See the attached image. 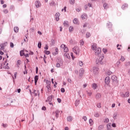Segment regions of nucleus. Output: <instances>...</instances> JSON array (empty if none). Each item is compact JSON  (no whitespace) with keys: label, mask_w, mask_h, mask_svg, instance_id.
I'll return each mask as SVG.
<instances>
[{"label":"nucleus","mask_w":130,"mask_h":130,"mask_svg":"<svg viewBox=\"0 0 130 130\" xmlns=\"http://www.w3.org/2000/svg\"><path fill=\"white\" fill-rule=\"evenodd\" d=\"M82 118L84 119V121H87V117L86 116H83Z\"/></svg>","instance_id":"53"},{"label":"nucleus","mask_w":130,"mask_h":130,"mask_svg":"<svg viewBox=\"0 0 130 130\" xmlns=\"http://www.w3.org/2000/svg\"><path fill=\"white\" fill-rule=\"evenodd\" d=\"M64 56H65V57H67V58H70V54H69V53H65L64 54Z\"/></svg>","instance_id":"30"},{"label":"nucleus","mask_w":130,"mask_h":130,"mask_svg":"<svg viewBox=\"0 0 130 130\" xmlns=\"http://www.w3.org/2000/svg\"><path fill=\"white\" fill-rule=\"evenodd\" d=\"M81 19H82V20H87V15L83 14L81 16Z\"/></svg>","instance_id":"19"},{"label":"nucleus","mask_w":130,"mask_h":130,"mask_svg":"<svg viewBox=\"0 0 130 130\" xmlns=\"http://www.w3.org/2000/svg\"><path fill=\"white\" fill-rule=\"evenodd\" d=\"M35 7L37 8H40L41 7V4L40 3V1H36L35 3Z\"/></svg>","instance_id":"5"},{"label":"nucleus","mask_w":130,"mask_h":130,"mask_svg":"<svg viewBox=\"0 0 130 130\" xmlns=\"http://www.w3.org/2000/svg\"><path fill=\"white\" fill-rule=\"evenodd\" d=\"M41 42H39L38 44V47H39V48H41Z\"/></svg>","instance_id":"42"},{"label":"nucleus","mask_w":130,"mask_h":130,"mask_svg":"<svg viewBox=\"0 0 130 130\" xmlns=\"http://www.w3.org/2000/svg\"><path fill=\"white\" fill-rule=\"evenodd\" d=\"M58 114H59V111L57 110L55 112V116L56 117V118H57V117H58Z\"/></svg>","instance_id":"28"},{"label":"nucleus","mask_w":130,"mask_h":130,"mask_svg":"<svg viewBox=\"0 0 130 130\" xmlns=\"http://www.w3.org/2000/svg\"><path fill=\"white\" fill-rule=\"evenodd\" d=\"M89 122L90 125H93V124L94 123V121H93V119H89Z\"/></svg>","instance_id":"27"},{"label":"nucleus","mask_w":130,"mask_h":130,"mask_svg":"<svg viewBox=\"0 0 130 130\" xmlns=\"http://www.w3.org/2000/svg\"><path fill=\"white\" fill-rule=\"evenodd\" d=\"M111 79L113 82H116L117 81V77L115 75L112 76Z\"/></svg>","instance_id":"11"},{"label":"nucleus","mask_w":130,"mask_h":130,"mask_svg":"<svg viewBox=\"0 0 130 130\" xmlns=\"http://www.w3.org/2000/svg\"><path fill=\"white\" fill-rule=\"evenodd\" d=\"M83 62H82V61H79V66L80 67H82L83 66Z\"/></svg>","instance_id":"57"},{"label":"nucleus","mask_w":130,"mask_h":130,"mask_svg":"<svg viewBox=\"0 0 130 130\" xmlns=\"http://www.w3.org/2000/svg\"><path fill=\"white\" fill-rule=\"evenodd\" d=\"M104 122H106L107 123L108 122H109V119H108V118H106L104 120Z\"/></svg>","instance_id":"44"},{"label":"nucleus","mask_w":130,"mask_h":130,"mask_svg":"<svg viewBox=\"0 0 130 130\" xmlns=\"http://www.w3.org/2000/svg\"><path fill=\"white\" fill-rule=\"evenodd\" d=\"M14 31L15 32V33H18V32H19V27H15L14 28Z\"/></svg>","instance_id":"22"},{"label":"nucleus","mask_w":130,"mask_h":130,"mask_svg":"<svg viewBox=\"0 0 130 130\" xmlns=\"http://www.w3.org/2000/svg\"><path fill=\"white\" fill-rule=\"evenodd\" d=\"M4 68L9 69L10 68V67H9V63H7V62H5L4 63Z\"/></svg>","instance_id":"14"},{"label":"nucleus","mask_w":130,"mask_h":130,"mask_svg":"<svg viewBox=\"0 0 130 130\" xmlns=\"http://www.w3.org/2000/svg\"><path fill=\"white\" fill-rule=\"evenodd\" d=\"M44 48L46 49V50H47V49H48V45H46Z\"/></svg>","instance_id":"60"},{"label":"nucleus","mask_w":130,"mask_h":130,"mask_svg":"<svg viewBox=\"0 0 130 130\" xmlns=\"http://www.w3.org/2000/svg\"><path fill=\"white\" fill-rule=\"evenodd\" d=\"M56 85H57V83L56 82H55V84H54V88H56Z\"/></svg>","instance_id":"62"},{"label":"nucleus","mask_w":130,"mask_h":130,"mask_svg":"<svg viewBox=\"0 0 130 130\" xmlns=\"http://www.w3.org/2000/svg\"><path fill=\"white\" fill-rule=\"evenodd\" d=\"M116 67H117V68H118V67H119L120 66V61H118L116 64H115Z\"/></svg>","instance_id":"31"},{"label":"nucleus","mask_w":130,"mask_h":130,"mask_svg":"<svg viewBox=\"0 0 130 130\" xmlns=\"http://www.w3.org/2000/svg\"><path fill=\"white\" fill-rule=\"evenodd\" d=\"M128 7V6L127 5V4H124L122 6V9L123 10H125V9H127V7Z\"/></svg>","instance_id":"17"},{"label":"nucleus","mask_w":130,"mask_h":130,"mask_svg":"<svg viewBox=\"0 0 130 130\" xmlns=\"http://www.w3.org/2000/svg\"><path fill=\"white\" fill-rule=\"evenodd\" d=\"M80 104V100H77L75 102V106H78Z\"/></svg>","instance_id":"25"},{"label":"nucleus","mask_w":130,"mask_h":130,"mask_svg":"<svg viewBox=\"0 0 130 130\" xmlns=\"http://www.w3.org/2000/svg\"><path fill=\"white\" fill-rule=\"evenodd\" d=\"M85 43V42H84V41H83V40H81L80 41V45H84V44Z\"/></svg>","instance_id":"49"},{"label":"nucleus","mask_w":130,"mask_h":130,"mask_svg":"<svg viewBox=\"0 0 130 130\" xmlns=\"http://www.w3.org/2000/svg\"><path fill=\"white\" fill-rule=\"evenodd\" d=\"M119 46H120V47H121V45H119V44H118V45H117V49H118L119 50H120V48H119Z\"/></svg>","instance_id":"55"},{"label":"nucleus","mask_w":130,"mask_h":130,"mask_svg":"<svg viewBox=\"0 0 130 130\" xmlns=\"http://www.w3.org/2000/svg\"><path fill=\"white\" fill-rule=\"evenodd\" d=\"M97 108H101V103H99L96 105Z\"/></svg>","instance_id":"38"},{"label":"nucleus","mask_w":130,"mask_h":130,"mask_svg":"<svg viewBox=\"0 0 130 130\" xmlns=\"http://www.w3.org/2000/svg\"><path fill=\"white\" fill-rule=\"evenodd\" d=\"M64 52H68V51H69V48H68L67 46L64 49Z\"/></svg>","instance_id":"46"},{"label":"nucleus","mask_w":130,"mask_h":130,"mask_svg":"<svg viewBox=\"0 0 130 130\" xmlns=\"http://www.w3.org/2000/svg\"><path fill=\"white\" fill-rule=\"evenodd\" d=\"M52 98H53V95L49 96L47 98V100H46V102H49L50 105H52V106H53V104L52 103V102H51L52 101Z\"/></svg>","instance_id":"3"},{"label":"nucleus","mask_w":130,"mask_h":130,"mask_svg":"<svg viewBox=\"0 0 130 130\" xmlns=\"http://www.w3.org/2000/svg\"><path fill=\"white\" fill-rule=\"evenodd\" d=\"M4 13H5V14H8V13H9V10H8L7 9H5L4 10Z\"/></svg>","instance_id":"48"},{"label":"nucleus","mask_w":130,"mask_h":130,"mask_svg":"<svg viewBox=\"0 0 130 130\" xmlns=\"http://www.w3.org/2000/svg\"><path fill=\"white\" fill-rule=\"evenodd\" d=\"M42 110H46V107H43L42 108Z\"/></svg>","instance_id":"63"},{"label":"nucleus","mask_w":130,"mask_h":130,"mask_svg":"<svg viewBox=\"0 0 130 130\" xmlns=\"http://www.w3.org/2000/svg\"><path fill=\"white\" fill-rule=\"evenodd\" d=\"M103 128V125H101L98 127V129L99 130H101Z\"/></svg>","instance_id":"43"},{"label":"nucleus","mask_w":130,"mask_h":130,"mask_svg":"<svg viewBox=\"0 0 130 130\" xmlns=\"http://www.w3.org/2000/svg\"><path fill=\"white\" fill-rule=\"evenodd\" d=\"M67 120H68V121H70V122L73 121V117H72V116H68L67 117Z\"/></svg>","instance_id":"21"},{"label":"nucleus","mask_w":130,"mask_h":130,"mask_svg":"<svg viewBox=\"0 0 130 130\" xmlns=\"http://www.w3.org/2000/svg\"><path fill=\"white\" fill-rule=\"evenodd\" d=\"M70 3L71 5H74L75 4V0H70Z\"/></svg>","instance_id":"41"},{"label":"nucleus","mask_w":130,"mask_h":130,"mask_svg":"<svg viewBox=\"0 0 130 130\" xmlns=\"http://www.w3.org/2000/svg\"><path fill=\"white\" fill-rule=\"evenodd\" d=\"M56 54H58V49L57 48H55V52H53V55H56Z\"/></svg>","instance_id":"15"},{"label":"nucleus","mask_w":130,"mask_h":130,"mask_svg":"<svg viewBox=\"0 0 130 130\" xmlns=\"http://www.w3.org/2000/svg\"><path fill=\"white\" fill-rule=\"evenodd\" d=\"M63 11L67 12V7H64V8L61 10V12H63Z\"/></svg>","instance_id":"50"},{"label":"nucleus","mask_w":130,"mask_h":130,"mask_svg":"<svg viewBox=\"0 0 130 130\" xmlns=\"http://www.w3.org/2000/svg\"><path fill=\"white\" fill-rule=\"evenodd\" d=\"M74 30V27L73 26H70L69 27V31L70 32H72Z\"/></svg>","instance_id":"39"},{"label":"nucleus","mask_w":130,"mask_h":130,"mask_svg":"<svg viewBox=\"0 0 130 130\" xmlns=\"http://www.w3.org/2000/svg\"><path fill=\"white\" fill-rule=\"evenodd\" d=\"M91 87H92V89H93V90H96V89H97V87L98 86H97V84L93 83L91 85Z\"/></svg>","instance_id":"13"},{"label":"nucleus","mask_w":130,"mask_h":130,"mask_svg":"<svg viewBox=\"0 0 130 130\" xmlns=\"http://www.w3.org/2000/svg\"><path fill=\"white\" fill-rule=\"evenodd\" d=\"M105 82L107 85H109L110 83V78L107 77L105 79Z\"/></svg>","instance_id":"6"},{"label":"nucleus","mask_w":130,"mask_h":130,"mask_svg":"<svg viewBox=\"0 0 130 130\" xmlns=\"http://www.w3.org/2000/svg\"><path fill=\"white\" fill-rule=\"evenodd\" d=\"M17 64L18 66H20V64H21V60H17Z\"/></svg>","instance_id":"52"},{"label":"nucleus","mask_w":130,"mask_h":130,"mask_svg":"<svg viewBox=\"0 0 130 130\" xmlns=\"http://www.w3.org/2000/svg\"><path fill=\"white\" fill-rule=\"evenodd\" d=\"M10 47L13 48V47H14V43L11 42L10 43Z\"/></svg>","instance_id":"58"},{"label":"nucleus","mask_w":130,"mask_h":130,"mask_svg":"<svg viewBox=\"0 0 130 130\" xmlns=\"http://www.w3.org/2000/svg\"><path fill=\"white\" fill-rule=\"evenodd\" d=\"M103 7H104V9H108V4L105 3L103 5Z\"/></svg>","instance_id":"35"},{"label":"nucleus","mask_w":130,"mask_h":130,"mask_svg":"<svg viewBox=\"0 0 130 130\" xmlns=\"http://www.w3.org/2000/svg\"><path fill=\"white\" fill-rule=\"evenodd\" d=\"M107 130H111V125H110V124H107Z\"/></svg>","instance_id":"29"},{"label":"nucleus","mask_w":130,"mask_h":130,"mask_svg":"<svg viewBox=\"0 0 130 130\" xmlns=\"http://www.w3.org/2000/svg\"><path fill=\"white\" fill-rule=\"evenodd\" d=\"M117 113L115 112V113L113 114V118H114V119H116V118H117Z\"/></svg>","instance_id":"23"},{"label":"nucleus","mask_w":130,"mask_h":130,"mask_svg":"<svg viewBox=\"0 0 130 130\" xmlns=\"http://www.w3.org/2000/svg\"><path fill=\"white\" fill-rule=\"evenodd\" d=\"M64 129L65 130H69V127H65Z\"/></svg>","instance_id":"64"},{"label":"nucleus","mask_w":130,"mask_h":130,"mask_svg":"<svg viewBox=\"0 0 130 130\" xmlns=\"http://www.w3.org/2000/svg\"><path fill=\"white\" fill-rule=\"evenodd\" d=\"M95 97H96V99H99V98H101V94L100 93H98L96 95Z\"/></svg>","instance_id":"37"},{"label":"nucleus","mask_w":130,"mask_h":130,"mask_svg":"<svg viewBox=\"0 0 130 130\" xmlns=\"http://www.w3.org/2000/svg\"><path fill=\"white\" fill-rule=\"evenodd\" d=\"M103 52H104V53H106L107 52V49H103Z\"/></svg>","instance_id":"59"},{"label":"nucleus","mask_w":130,"mask_h":130,"mask_svg":"<svg viewBox=\"0 0 130 130\" xmlns=\"http://www.w3.org/2000/svg\"><path fill=\"white\" fill-rule=\"evenodd\" d=\"M20 54L21 56L24 55L25 57H29V54L28 53V51L26 50H23L20 51Z\"/></svg>","instance_id":"2"},{"label":"nucleus","mask_w":130,"mask_h":130,"mask_svg":"<svg viewBox=\"0 0 130 130\" xmlns=\"http://www.w3.org/2000/svg\"><path fill=\"white\" fill-rule=\"evenodd\" d=\"M47 88L48 89V92H51V87H50V85H47Z\"/></svg>","instance_id":"32"},{"label":"nucleus","mask_w":130,"mask_h":130,"mask_svg":"<svg viewBox=\"0 0 130 130\" xmlns=\"http://www.w3.org/2000/svg\"><path fill=\"white\" fill-rule=\"evenodd\" d=\"M56 21H59V16H60V14L58 12L56 13L55 15Z\"/></svg>","instance_id":"8"},{"label":"nucleus","mask_w":130,"mask_h":130,"mask_svg":"<svg viewBox=\"0 0 130 130\" xmlns=\"http://www.w3.org/2000/svg\"><path fill=\"white\" fill-rule=\"evenodd\" d=\"M65 91H66V90H64V88H61V92L62 93H64Z\"/></svg>","instance_id":"54"},{"label":"nucleus","mask_w":130,"mask_h":130,"mask_svg":"<svg viewBox=\"0 0 130 130\" xmlns=\"http://www.w3.org/2000/svg\"><path fill=\"white\" fill-rule=\"evenodd\" d=\"M57 102L58 103H60V102H61V100L60 99H57Z\"/></svg>","instance_id":"61"},{"label":"nucleus","mask_w":130,"mask_h":130,"mask_svg":"<svg viewBox=\"0 0 130 130\" xmlns=\"http://www.w3.org/2000/svg\"><path fill=\"white\" fill-rule=\"evenodd\" d=\"M50 6H51V7H55V6H56V4H55V2H54V1H51L50 3Z\"/></svg>","instance_id":"16"},{"label":"nucleus","mask_w":130,"mask_h":130,"mask_svg":"<svg viewBox=\"0 0 130 130\" xmlns=\"http://www.w3.org/2000/svg\"><path fill=\"white\" fill-rule=\"evenodd\" d=\"M97 48V44H93L91 46L92 50H96Z\"/></svg>","instance_id":"12"},{"label":"nucleus","mask_w":130,"mask_h":130,"mask_svg":"<svg viewBox=\"0 0 130 130\" xmlns=\"http://www.w3.org/2000/svg\"><path fill=\"white\" fill-rule=\"evenodd\" d=\"M73 52L74 53H75L77 55L79 54V53L80 52V48H79L78 47H75L73 48Z\"/></svg>","instance_id":"4"},{"label":"nucleus","mask_w":130,"mask_h":130,"mask_svg":"<svg viewBox=\"0 0 130 130\" xmlns=\"http://www.w3.org/2000/svg\"><path fill=\"white\" fill-rule=\"evenodd\" d=\"M120 60L121 61H124V60H125V58H124V57L121 56Z\"/></svg>","instance_id":"47"},{"label":"nucleus","mask_w":130,"mask_h":130,"mask_svg":"<svg viewBox=\"0 0 130 130\" xmlns=\"http://www.w3.org/2000/svg\"><path fill=\"white\" fill-rule=\"evenodd\" d=\"M73 23L74 24H79V20H78V18H75L74 20H73Z\"/></svg>","instance_id":"20"},{"label":"nucleus","mask_w":130,"mask_h":130,"mask_svg":"<svg viewBox=\"0 0 130 130\" xmlns=\"http://www.w3.org/2000/svg\"><path fill=\"white\" fill-rule=\"evenodd\" d=\"M38 79H39L38 76H36L35 77V83L36 85H37V81H38Z\"/></svg>","instance_id":"18"},{"label":"nucleus","mask_w":130,"mask_h":130,"mask_svg":"<svg viewBox=\"0 0 130 130\" xmlns=\"http://www.w3.org/2000/svg\"><path fill=\"white\" fill-rule=\"evenodd\" d=\"M93 74H94V75H96V74H98L99 69L98 68H96V67H94L93 68Z\"/></svg>","instance_id":"9"},{"label":"nucleus","mask_w":130,"mask_h":130,"mask_svg":"<svg viewBox=\"0 0 130 130\" xmlns=\"http://www.w3.org/2000/svg\"><path fill=\"white\" fill-rule=\"evenodd\" d=\"M103 59H104V55L103 54L96 59V63L97 64H102L103 63Z\"/></svg>","instance_id":"1"},{"label":"nucleus","mask_w":130,"mask_h":130,"mask_svg":"<svg viewBox=\"0 0 130 130\" xmlns=\"http://www.w3.org/2000/svg\"><path fill=\"white\" fill-rule=\"evenodd\" d=\"M69 22L67 21H64L63 25L64 26H68Z\"/></svg>","instance_id":"45"},{"label":"nucleus","mask_w":130,"mask_h":130,"mask_svg":"<svg viewBox=\"0 0 130 130\" xmlns=\"http://www.w3.org/2000/svg\"><path fill=\"white\" fill-rule=\"evenodd\" d=\"M60 64L62 66V62H60V63H57L56 65V68H60Z\"/></svg>","instance_id":"33"},{"label":"nucleus","mask_w":130,"mask_h":130,"mask_svg":"<svg viewBox=\"0 0 130 130\" xmlns=\"http://www.w3.org/2000/svg\"><path fill=\"white\" fill-rule=\"evenodd\" d=\"M94 116L95 117H99L100 116V114L98 112H95Z\"/></svg>","instance_id":"26"},{"label":"nucleus","mask_w":130,"mask_h":130,"mask_svg":"<svg viewBox=\"0 0 130 130\" xmlns=\"http://www.w3.org/2000/svg\"><path fill=\"white\" fill-rule=\"evenodd\" d=\"M129 96V92L127 91L125 93V94L122 95V97H125L126 98Z\"/></svg>","instance_id":"10"},{"label":"nucleus","mask_w":130,"mask_h":130,"mask_svg":"<svg viewBox=\"0 0 130 130\" xmlns=\"http://www.w3.org/2000/svg\"><path fill=\"white\" fill-rule=\"evenodd\" d=\"M0 49H1V50L5 49V44H2L0 45Z\"/></svg>","instance_id":"24"},{"label":"nucleus","mask_w":130,"mask_h":130,"mask_svg":"<svg viewBox=\"0 0 130 130\" xmlns=\"http://www.w3.org/2000/svg\"><path fill=\"white\" fill-rule=\"evenodd\" d=\"M2 126H3V127H7V126H8V124L3 123L2 124Z\"/></svg>","instance_id":"56"},{"label":"nucleus","mask_w":130,"mask_h":130,"mask_svg":"<svg viewBox=\"0 0 130 130\" xmlns=\"http://www.w3.org/2000/svg\"><path fill=\"white\" fill-rule=\"evenodd\" d=\"M86 38H89V37H91V34L90 32H87L86 34Z\"/></svg>","instance_id":"36"},{"label":"nucleus","mask_w":130,"mask_h":130,"mask_svg":"<svg viewBox=\"0 0 130 130\" xmlns=\"http://www.w3.org/2000/svg\"><path fill=\"white\" fill-rule=\"evenodd\" d=\"M95 54H100L101 53V48H98L95 50L94 51Z\"/></svg>","instance_id":"7"},{"label":"nucleus","mask_w":130,"mask_h":130,"mask_svg":"<svg viewBox=\"0 0 130 130\" xmlns=\"http://www.w3.org/2000/svg\"><path fill=\"white\" fill-rule=\"evenodd\" d=\"M17 75H18V73L17 72H15L14 77H13V79L14 80H16V79H17Z\"/></svg>","instance_id":"34"},{"label":"nucleus","mask_w":130,"mask_h":130,"mask_svg":"<svg viewBox=\"0 0 130 130\" xmlns=\"http://www.w3.org/2000/svg\"><path fill=\"white\" fill-rule=\"evenodd\" d=\"M67 46H66L64 44H62L60 46L61 48H62L63 49H64Z\"/></svg>","instance_id":"40"},{"label":"nucleus","mask_w":130,"mask_h":130,"mask_svg":"<svg viewBox=\"0 0 130 130\" xmlns=\"http://www.w3.org/2000/svg\"><path fill=\"white\" fill-rule=\"evenodd\" d=\"M45 53H46V54H50V51H45Z\"/></svg>","instance_id":"51"}]
</instances>
